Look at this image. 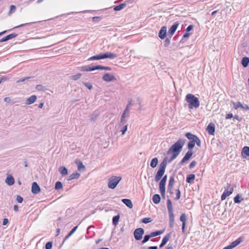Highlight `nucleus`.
Instances as JSON below:
<instances>
[{
	"mask_svg": "<svg viewBox=\"0 0 249 249\" xmlns=\"http://www.w3.org/2000/svg\"><path fill=\"white\" fill-rule=\"evenodd\" d=\"M185 141L186 140L185 139H179L168 149L167 152V155H169L170 154H172L171 157L168 160L169 163L175 159L179 154L185 143Z\"/></svg>",
	"mask_w": 249,
	"mask_h": 249,
	"instance_id": "nucleus-1",
	"label": "nucleus"
},
{
	"mask_svg": "<svg viewBox=\"0 0 249 249\" xmlns=\"http://www.w3.org/2000/svg\"><path fill=\"white\" fill-rule=\"evenodd\" d=\"M185 99L186 102L189 103L188 107L189 109L196 108L200 106V102L198 98L192 94H188L186 96Z\"/></svg>",
	"mask_w": 249,
	"mask_h": 249,
	"instance_id": "nucleus-2",
	"label": "nucleus"
},
{
	"mask_svg": "<svg viewBox=\"0 0 249 249\" xmlns=\"http://www.w3.org/2000/svg\"><path fill=\"white\" fill-rule=\"evenodd\" d=\"M167 162H168V160L167 158L165 157L163 159L162 161L160 163L159 169L157 171L155 177V180L156 182L159 181L163 176L165 171Z\"/></svg>",
	"mask_w": 249,
	"mask_h": 249,
	"instance_id": "nucleus-3",
	"label": "nucleus"
},
{
	"mask_svg": "<svg viewBox=\"0 0 249 249\" xmlns=\"http://www.w3.org/2000/svg\"><path fill=\"white\" fill-rule=\"evenodd\" d=\"M121 177L112 176L108 179V187L110 189H115L119 182L121 180Z\"/></svg>",
	"mask_w": 249,
	"mask_h": 249,
	"instance_id": "nucleus-4",
	"label": "nucleus"
},
{
	"mask_svg": "<svg viewBox=\"0 0 249 249\" xmlns=\"http://www.w3.org/2000/svg\"><path fill=\"white\" fill-rule=\"evenodd\" d=\"M167 207L169 213V221H174V215L171 200L168 199L167 200Z\"/></svg>",
	"mask_w": 249,
	"mask_h": 249,
	"instance_id": "nucleus-5",
	"label": "nucleus"
},
{
	"mask_svg": "<svg viewBox=\"0 0 249 249\" xmlns=\"http://www.w3.org/2000/svg\"><path fill=\"white\" fill-rule=\"evenodd\" d=\"M233 191V187H231V185L227 184V186L225 188L224 192L221 196V199L222 200H225L227 197L231 195Z\"/></svg>",
	"mask_w": 249,
	"mask_h": 249,
	"instance_id": "nucleus-6",
	"label": "nucleus"
},
{
	"mask_svg": "<svg viewBox=\"0 0 249 249\" xmlns=\"http://www.w3.org/2000/svg\"><path fill=\"white\" fill-rule=\"evenodd\" d=\"M144 233V231L142 228H139L136 229L134 231V236L136 240H140Z\"/></svg>",
	"mask_w": 249,
	"mask_h": 249,
	"instance_id": "nucleus-7",
	"label": "nucleus"
},
{
	"mask_svg": "<svg viewBox=\"0 0 249 249\" xmlns=\"http://www.w3.org/2000/svg\"><path fill=\"white\" fill-rule=\"evenodd\" d=\"M102 79L106 82H111L116 80V78L112 74L108 73H105L103 76Z\"/></svg>",
	"mask_w": 249,
	"mask_h": 249,
	"instance_id": "nucleus-8",
	"label": "nucleus"
},
{
	"mask_svg": "<svg viewBox=\"0 0 249 249\" xmlns=\"http://www.w3.org/2000/svg\"><path fill=\"white\" fill-rule=\"evenodd\" d=\"M165 184L166 182L160 180L159 184V188L161 195L163 198L165 197Z\"/></svg>",
	"mask_w": 249,
	"mask_h": 249,
	"instance_id": "nucleus-9",
	"label": "nucleus"
},
{
	"mask_svg": "<svg viewBox=\"0 0 249 249\" xmlns=\"http://www.w3.org/2000/svg\"><path fill=\"white\" fill-rule=\"evenodd\" d=\"M32 192L34 194H37L40 192V188L36 182H34L32 185Z\"/></svg>",
	"mask_w": 249,
	"mask_h": 249,
	"instance_id": "nucleus-10",
	"label": "nucleus"
},
{
	"mask_svg": "<svg viewBox=\"0 0 249 249\" xmlns=\"http://www.w3.org/2000/svg\"><path fill=\"white\" fill-rule=\"evenodd\" d=\"M206 131L210 135H213L215 132L214 124L212 123H210L206 128Z\"/></svg>",
	"mask_w": 249,
	"mask_h": 249,
	"instance_id": "nucleus-11",
	"label": "nucleus"
},
{
	"mask_svg": "<svg viewBox=\"0 0 249 249\" xmlns=\"http://www.w3.org/2000/svg\"><path fill=\"white\" fill-rule=\"evenodd\" d=\"M167 28L166 26H162L159 33V37L161 39H164L166 35Z\"/></svg>",
	"mask_w": 249,
	"mask_h": 249,
	"instance_id": "nucleus-12",
	"label": "nucleus"
},
{
	"mask_svg": "<svg viewBox=\"0 0 249 249\" xmlns=\"http://www.w3.org/2000/svg\"><path fill=\"white\" fill-rule=\"evenodd\" d=\"M97 69V66H86L81 67V71H90L96 70Z\"/></svg>",
	"mask_w": 249,
	"mask_h": 249,
	"instance_id": "nucleus-13",
	"label": "nucleus"
},
{
	"mask_svg": "<svg viewBox=\"0 0 249 249\" xmlns=\"http://www.w3.org/2000/svg\"><path fill=\"white\" fill-rule=\"evenodd\" d=\"M18 35L16 33H12L3 37L0 40V42H4L17 37Z\"/></svg>",
	"mask_w": 249,
	"mask_h": 249,
	"instance_id": "nucleus-14",
	"label": "nucleus"
},
{
	"mask_svg": "<svg viewBox=\"0 0 249 249\" xmlns=\"http://www.w3.org/2000/svg\"><path fill=\"white\" fill-rule=\"evenodd\" d=\"M175 183V179L173 176L170 177L168 186V191L170 192V193H172V189L173 188V186Z\"/></svg>",
	"mask_w": 249,
	"mask_h": 249,
	"instance_id": "nucleus-15",
	"label": "nucleus"
},
{
	"mask_svg": "<svg viewBox=\"0 0 249 249\" xmlns=\"http://www.w3.org/2000/svg\"><path fill=\"white\" fill-rule=\"evenodd\" d=\"M178 25L179 23L178 22H175L174 24L169 29L168 31V33L171 36H172L176 32Z\"/></svg>",
	"mask_w": 249,
	"mask_h": 249,
	"instance_id": "nucleus-16",
	"label": "nucleus"
},
{
	"mask_svg": "<svg viewBox=\"0 0 249 249\" xmlns=\"http://www.w3.org/2000/svg\"><path fill=\"white\" fill-rule=\"evenodd\" d=\"M36 96L35 95H33L26 99L25 104L28 105L33 104L36 102Z\"/></svg>",
	"mask_w": 249,
	"mask_h": 249,
	"instance_id": "nucleus-17",
	"label": "nucleus"
},
{
	"mask_svg": "<svg viewBox=\"0 0 249 249\" xmlns=\"http://www.w3.org/2000/svg\"><path fill=\"white\" fill-rule=\"evenodd\" d=\"M171 237V233L167 234L162 239V242L160 245V248H162L169 241Z\"/></svg>",
	"mask_w": 249,
	"mask_h": 249,
	"instance_id": "nucleus-18",
	"label": "nucleus"
},
{
	"mask_svg": "<svg viewBox=\"0 0 249 249\" xmlns=\"http://www.w3.org/2000/svg\"><path fill=\"white\" fill-rule=\"evenodd\" d=\"M103 57L104 59L105 58H110V59H114L117 57V54L111 53L108 52L105 53H103Z\"/></svg>",
	"mask_w": 249,
	"mask_h": 249,
	"instance_id": "nucleus-19",
	"label": "nucleus"
},
{
	"mask_svg": "<svg viewBox=\"0 0 249 249\" xmlns=\"http://www.w3.org/2000/svg\"><path fill=\"white\" fill-rule=\"evenodd\" d=\"M242 155L245 158L249 159V147L245 146L242 151Z\"/></svg>",
	"mask_w": 249,
	"mask_h": 249,
	"instance_id": "nucleus-20",
	"label": "nucleus"
},
{
	"mask_svg": "<svg viewBox=\"0 0 249 249\" xmlns=\"http://www.w3.org/2000/svg\"><path fill=\"white\" fill-rule=\"evenodd\" d=\"M243 241V239L241 237H239L235 241L232 242L230 244L232 248H234L237 246H238L240 243H241Z\"/></svg>",
	"mask_w": 249,
	"mask_h": 249,
	"instance_id": "nucleus-21",
	"label": "nucleus"
},
{
	"mask_svg": "<svg viewBox=\"0 0 249 249\" xmlns=\"http://www.w3.org/2000/svg\"><path fill=\"white\" fill-rule=\"evenodd\" d=\"M122 201L129 208H132L133 207V204L132 201L129 199L124 198L122 200Z\"/></svg>",
	"mask_w": 249,
	"mask_h": 249,
	"instance_id": "nucleus-22",
	"label": "nucleus"
},
{
	"mask_svg": "<svg viewBox=\"0 0 249 249\" xmlns=\"http://www.w3.org/2000/svg\"><path fill=\"white\" fill-rule=\"evenodd\" d=\"M5 182L9 185L11 186L14 184L15 179L12 176L7 177L5 179Z\"/></svg>",
	"mask_w": 249,
	"mask_h": 249,
	"instance_id": "nucleus-23",
	"label": "nucleus"
},
{
	"mask_svg": "<svg viewBox=\"0 0 249 249\" xmlns=\"http://www.w3.org/2000/svg\"><path fill=\"white\" fill-rule=\"evenodd\" d=\"M104 59L103 54H100L99 55H94L93 56H91L89 57L88 59L89 61H93V60H99Z\"/></svg>",
	"mask_w": 249,
	"mask_h": 249,
	"instance_id": "nucleus-24",
	"label": "nucleus"
},
{
	"mask_svg": "<svg viewBox=\"0 0 249 249\" xmlns=\"http://www.w3.org/2000/svg\"><path fill=\"white\" fill-rule=\"evenodd\" d=\"M241 64L244 67H247L249 64V58L246 56L244 57L241 60Z\"/></svg>",
	"mask_w": 249,
	"mask_h": 249,
	"instance_id": "nucleus-25",
	"label": "nucleus"
},
{
	"mask_svg": "<svg viewBox=\"0 0 249 249\" xmlns=\"http://www.w3.org/2000/svg\"><path fill=\"white\" fill-rule=\"evenodd\" d=\"M160 196L158 194H155L152 197V200L155 204H159L160 201Z\"/></svg>",
	"mask_w": 249,
	"mask_h": 249,
	"instance_id": "nucleus-26",
	"label": "nucleus"
},
{
	"mask_svg": "<svg viewBox=\"0 0 249 249\" xmlns=\"http://www.w3.org/2000/svg\"><path fill=\"white\" fill-rule=\"evenodd\" d=\"M59 171L63 176H64L68 174V170L64 166H61L59 168Z\"/></svg>",
	"mask_w": 249,
	"mask_h": 249,
	"instance_id": "nucleus-27",
	"label": "nucleus"
},
{
	"mask_svg": "<svg viewBox=\"0 0 249 249\" xmlns=\"http://www.w3.org/2000/svg\"><path fill=\"white\" fill-rule=\"evenodd\" d=\"M185 136L189 139L190 141H193L196 139L197 137V136L192 134L190 132H187L185 134Z\"/></svg>",
	"mask_w": 249,
	"mask_h": 249,
	"instance_id": "nucleus-28",
	"label": "nucleus"
},
{
	"mask_svg": "<svg viewBox=\"0 0 249 249\" xmlns=\"http://www.w3.org/2000/svg\"><path fill=\"white\" fill-rule=\"evenodd\" d=\"M80 176V174L77 172L73 173L69 176L68 180H72L78 178Z\"/></svg>",
	"mask_w": 249,
	"mask_h": 249,
	"instance_id": "nucleus-29",
	"label": "nucleus"
},
{
	"mask_svg": "<svg viewBox=\"0 0 249 249\" xmlns=\"http://www.w3.org/2000/svg\"><path fill=\"white\" fill-rule=\"evenodd\" d=\"M195 175L194 174H190L186 178V182L191 183L195 180Z\"/></svg>",
	"mask_w": 249,
	"mask_h": 249,
	"instance_id": "nucleus-30",
	"label": "nucleus"
},
{
	"mask_svg": "<svg viewBox=\"0 0 249 249\" xmlns=\"http://www.w3.org/2000/svg\"><path fill=\"white\" fill-rule=\"evenodd\" d=\"M158 163V159L157 158H153L150 163V166L152 168H155L157 166Z\"/></svg>",
	"mask_w": 249,
	"mask_h": 249,
	"instance_id": "nucleus-31",
	"label": "nucleus"
},
{
	"mask_svg": "<svg viewBox=\"0 0 249 249\" xmlns=\"http://www.w3.org/2000/svg\"><path fill=\"white\" fill-rule=\"evenodd\" d=\"M163 232V231H157L154 232H152L150 234V236L151 237L157 236L158 235L161 234Z\"/></svg>",
	"mask_w": 249,
	"mask_h": 249,
	"instance_id": "nucleus-32",
	"label": "nucleus"
},
{
	"mask_svg": "<svg viewBox=\"0 0 249 249\" xmlns=\"http://www.w3.org/2000/svg\"><path fill=\"white\" fill-rule=\"evenodd\" d=\"M77 228L78 226L74 227L69 232V233L65 237V240L68 239L76 231Z\"/></svg>",
	"mask_w": 249,
	"mask_h": 249,
	"instance_id": "nucleus-33",
	"label": "nucleus"
},
{
	"mask_svg": "<svg viewBox=\"0 0 249 249\" xmlns=\"http://www.w3.org/2000/svg\"><path fill=\"white\" fill-rule=\"evenodd\" d=\"M120 218V215L119 214L114 216L112 218V224L116 226L119 221Z\"/></svg>",
	"mask_w": 249,
	"mask_h": 249,
	"instance_id": "nucleus-34",
	"label": "nucleus"
},
{
	"mask_svg": "<svg viewBox=\"0 0 249 249\" xmlns=\"http://www.w3.org/2000/svg\"><path fill=\"white\" fill-rule=\"evenodd\" d=\"M243 200V198H241L239 194L237 195L234 198V202L235 203H239Z\"/></svg>",
	"mask_w": 249,
	"mask_h": 249,
	"instance_id": "nucleus-35",
	"label": "nucleus"
},
{
	"mask_svg": "<svg viewBox=\"0 0 249 249\" xmlns=\"http://www.w3.org/2000/svg\"><path fill=\"white\" fill-rule=\"evenodd\" d=\"M125 6H126V4L125 3H122V4H120L119 5H117V6H115L114 8V10L115 11H120V10H121L124 8V7Z\"/></svg>",
	"mask_w": 249,
	"mask_h": 249,
	"instance_id": "nucleus-36",
	"label": "nucleus"
},
{
	"mask_svg": "<svg viewBox=\"0 0 249 249\" xmlns=\"http://www.w3.org/2000/svg\"><path fill=\"white\" fill-rule=\"evenodd\" d=\"M195 143L194 140L190 141L188 143V148L191 151V150L194 147Z\"/></svg>",
	"mask_w": 249,
	"mask_h": 249,
	"instance_id": "nucleus-37",
	"label": "nucleus"
},
{
	"mask_svg": "<svg viewBox=\"0 0 249 249\" xmlns=\"http://www.w3.org/2000/svg\"><path fill=\"white\" fill-rule=\"evenodd\" d=\"M97 69L101 70H107V71H110L111 70V68L110 67L97 65Z\"/></svg>",
	"mask_w": 249,
	"mask_h": 249,
	"instance_id": "nucleus-38",
	"label": "nucleus"
},
{
	"mask_svg": "<svg viewBox=\"0 0 249 249\" xmlns=\"http://www.w3.org/2000/svg\"><path fill=\"white\" fill-rule=\"evenodd\" d=\"M232 104L234 106V108L235 109H236L238 107L241 108V107H243V105L240 102H232Z\"/></svg>",
	"mask_w": 249,
	"mask_h": 249,
	"instance_id": "nucleus-39",
	"label": "nucleus"
},
{
	"mask_svg": "<svg viewBox=\"0 0 249 249\" xmlns=\"http://www.w3.org/2000/svg\"><path fill=\"white\" fill-rule=\"evenodd\" d=\"M63 188V185L60 181H57L55 185V190H59Z\"/></svg>",
	"mask_w": 249,
	"mask_h": 249,
	"instance_id": "nucleus-40",
	"label": "nucleus"
},
{
	"mask_svg": "<svg viewBox=\"0 0 249 249\" xmlns=\"http://www.w3.org/2000/svg\"><path fill=\"white\" fill-rule=\"evenodd\" d=\"M36 89L38 91H45L46 90V87L41 85H37Z\"/></svg>",
	"mask_w": 249,
	"mask_h": 249,
	"instance_id": "nucleus-41",
	"label": "nucleus"
},
{
	"mask_svg": "<svg viewBox=\"0 0 249 249\" xmlns=\"http://www.w3.org/2000/svg\"><path fill=\"white\" fill-rule=\"evenodd\" d=\"M76 163L77 164L78 170H80L82 169H84L85 168V166L83 164L81 161H76Z\"/></svg>",
	"mask_w": 249,
	"mask_h": 249,
	"instance_id": "nucleus-42",
	"label": "nucleus"
},
{
	"mask_svg": "<svg viewBox=\"0 0 249 249\" xmlns=\"http://www.w3.org/2000/svg\"><path fill=\"white\" fill-rule=\"evenodd\" d=\"M152 219L150 217L144 218L142 219V222L144 224H147L151 222Z\"/></svg>",
	"mask_w": 249,
	"mask_h": 249,
	"instance_id": "nucleus-43",
	"label": "nucleus"
},
{
	"mask_svg": "<svg viewBox=\"0 0 249 249\" xmlns=\"http://www.w3.org/2000/svg\"><path fill=\"white\" fill-rule=\"evenodd\" d=\"M120 127V131L122 132V135H124L127 130V125H124Z\"/></svg>",
	"mask_w": 249,
	"mask_h": 249,
	"instance_id": "nucleus-44",
	"label": "nucleus"
},
{
	"mask_svg": "<svg viewBox=\"0 0 249 249\" xmlns=\"http://www.w3.org/2000/svg\"><path fill=\"white\" fill-rule=\"evenodd\" d=\"M151 238L150 236V234H147V235H145L144 236V238H143V239L142 240V244H144L146 242H147L149 240V239Z\"/></svg>",
	"mask_w": 249,
	"mask_h": 249,
	"instance_id": "nucleus-45",
	"label": "nucleus"
},
{
	"mask_svg": "<svg viewBox=\"0 0 249 249\" xmlns=\"http://www.w3.org/2000/svg\"><path fill=\"white\" fill-rule=\"evenodd\" d=\"M180 220L182 222V223L186 224V216L185 213H182L180 217Z\"/></svg>",
	"mask_w": 249,
	"mask_h": 249,
	"instance_id": "nucleus-46",
	"label": "nucleus"
},
{
	"mask_svg": "<svg viewBox=\"0 0 249 249\" xmlns=\"http://www.w3.org/2000/svg\"><path fill=\"white\" fill-rule=\"evenodd\" d=\"M81 75L82 74L81 73H78L77 74L72 75L71 79L74 80H77L81 77Z\"/></svg>",
	"mask_w": 249,
	"mask_h": 249,
	"instance_id": "nucleus-47",
	"label": "nucleus"
},
{
	"mask_svg": "<svg viewBox=\"0 0 249 249\" xmlns=\"http://www.w3.org/2000/svg\"><path fill=\"white\" fill-rule=\"evenodd\" d=\"M16 7L15 5H12L10 7L9 14H11L16 11Z\"/></svg>",
	"mask_w": 249,
	"mask_h": 249,
	"instance_id": "nucleus-48",
	"label": "nucleus"
},
{
	"mask_svg": "<svg viewBox=\"0 0 249 249\" xmlns=\"http://www.w3.org/2000/svg\"><path fill=\"white\" fill-rule=\"evenodd\" d=\"M53 243L52 242H48L45 245L46 249H51L52 248Z\"/></svg>",
	"mask_w": 249,
	"mask_h": 249,
	"instance_id": "nucleus-49",
	"label": "nucleus"
},
{
	"mask_svg": "<svg viewBox=\"0 0 249 249\" xmlns=\"http://www.w3.org/2000/svg\"><path fill=\"white\" fill-rule=\"evenodd\" d=\"M193 155V152H192V151H188L185 154V157H186V158H187V159H189L191 156H192Z\"/></svg>",
	"mask_w": 249,
	"mask_h": 249,
	"instance_id": "nucleus-50",
	"label": "nucleus"
},
{
	"mask_svg": "<svg viewBox=\"0 0 249 249\" xmlns=\"http://www.w3.org/2000/svg\"><path fill=\"white\" fill-rule=\"evenodd\" d=\"M180 197V191L179 189L176 190V196L175 197L176 200H178Z\"/></svg>",
	"mask_w": 249,
	"mask_h": 249,
	"instance_id": "nucleus-51",
	"label": "nucleus"
},
{
	"mask_svg": "<svg viewBox=\"0 0 249 249\" xmlns=\"http://www.w3.org/2000/svg\"><path fill=\"white\" fill-rule=\"evenodd\" d=\"M83 84L89 89H92V85L91 83L89 82H84Z\"/></svg>",
	"mask_w": 249,
	"mask_h": 249,
	"instance_id": "nucleus-52",
	"label": "nucleus"
},
{
	"mask_svg": "<svg viewBox=\"0 0 249 249\" xmlns=\"http://www.w3.org/2000/svg\"><path fill=\"white\" fill-rule=\"evenodd\" d=\"M194 142L198 146L200 147L201 146V141L197 136L194 140Z\"/></svg>",
	"mask_w": 249,
	"mask_h": 249,
	"instance_id": "nucleus-53",
	"label": "nucleus"
},
{
	"mask_svg": "<svg viewBox=\"0 0 249 249\" xmlns=\"http://www.w3.org/2000/svg\"><path fill=\"white\" fill-rule=\"evenodd\" d=\"M31 77H25L22 78H20L17 81V83H20L25 81V80L31 78Z\"/></svg>",
	"mask_w": 249,
	"mask_h": 249,
	"instance_id": "nucleus-54",
	"label": "nucleus"
},
{
	"mask_svg": "<svg viewBox=\"0 0 249 249\" xmlns=\"http://www.w3.org/2000/svg\"><path fill=\"white\" fill-rule=\"evenodd\" d=\"M23 198L20 196H17L16 200L18 203H21L23 201Z\"/></svg>",
	"mask_w": 249,
	"mask_h": 249,
	"instance_id": "nucleus-55",
	"label": "nucleus"
},
{
	"mask_svg": "<svg viewBox=\"0 0 249 249\" xmlns=\"http://www.w3.org/2000/svg\"><path fill=\"white\" fill-rule=\"evenodd\" d=\"M131 103V101H129L128 104L126 106L125 109L124 110V112H127L129 113V108L130 107Z\"/></svg>",
	"mask_w": 249,
	"mask_h": 249,
	"instance_id": "nucleus-56",
	"label": "nucleus"
},
{
	"mask_svg": "<svg viewBox=\"0 0 249 249\" xmlns=\"http://www.w3.org/2000/svg\"><path fill=\"white\" fill-rule=\"evenodd\" d=\"M126 120L125 119H121L120 122L119 123V126H122L125 125Z\"/></svg>",
	"mask_w": 249,
	"mask_h": 249,
	"instance_id": "nucleus-57",
	"label": "nucleus"
},
{
	"mask_svg": "<svg viewBox=\"0 0 249 249\" xmlns=\"http://www.w3.org/2000/svg\"><path fill=\"white\" fill-rule=\"evenodd\" d=\"M196 164V162L195 160L192 161L189 165L190 168H194Z\"/></svg>",
	"mask_w": 249,
	"mask_h": 249,
	"instance_id": "nucleus-58",
	"label": "nucleus"
},
{
	"mask_svg": "<svg viewBox=\"0 0 249 249\" xmlns=\"http://www.w3.org/2000/svg\"><path fill=\"white\" fill-rule=\"evenodd\" d=\"M170 43V39L168 38H167L164 41V45L165 47H167L169 45Z\"/></svg>",
	"mask_w": 249,
	"mask_h": 249,
	"instance_id": "nucleus-59",
	"label": "nucleus"
},
{
	"mask_svg": "<svg viewBox=\"0 0 249 249\" xmlns=\"http://www.w3.org/2000/svg\"><path fill=\"white\" fill-rule=\"evenodd\" d=\"M92 19L93 22H97L100 20L101 18L100 17H94L92 18Z\"/></svg>",
	"mask_w": 249,
	"mask_h": 249,
	"instance_id": "nucleus-60",
	"label": "nucleus"
},
{
	"mask_svg": "<svg viewBox=\"0 0 249 249\" xmlns=\"http://www.w3.org/2000/svg\"><path fill=\"white\" fill-rule=\"evenodd\" d=\"M193 28L194 26L193 25H190L187 27L186 31L187 32H188L192 30L193 29Z\"/></svg>",
	"mask_w": 249,
	"mask_h": 249,
	"instance_id": "nucleus-61",
	"label": "nucleus"
},
{
	"mask_svg": "<svg viewBox=\"0 0 249 249\" xmlns=\"http://www.w3.org/2000/svg\"><path fill=\"white\" fill-rule=\"evenodd\" d=\"M233 117L234 121V120H237L238 121L240 122L242 120V118L239 117L237 115H234V116H233Z\"/></svg>",
	"mask_w": 249,
	"mask_h": 249,
	"instance_id": "nucleus-62",
	"label": "nucleus"
},
{
	"mask_svg": "<svg viewBox=\"0 0 249 249\" xmlns=\"http://www.w3.org/2000/svg\"><path fill=\"white\" fill-rule=\"evenodd\" d=\"M232 117H233V115L232 113H228V114H226L225 118L226 119H231Z\"/></svg>",
	"mask_w": 249,
	"mask_h": 249,
	"instance_id": "nucleus-63",
	"label": "nucleus"
},
{
	"mask_svg": "<svg viewBox=\"0 0 249 249\" xmlns=\"http://www.w3.org/2000/svg\"><path fill=\"white\" fill-rule=\"evenodd\" d=\"M188 159L186 158V157H184L183 159L181 160L180 162V164H183L184 162H185L186 161H187Z\"/></svg>",
	"mask_w": 249,
	"mask_h": 249,
	"instance_id": "nucleus-64",
	"label": "nucleus"
}]
</instances>
